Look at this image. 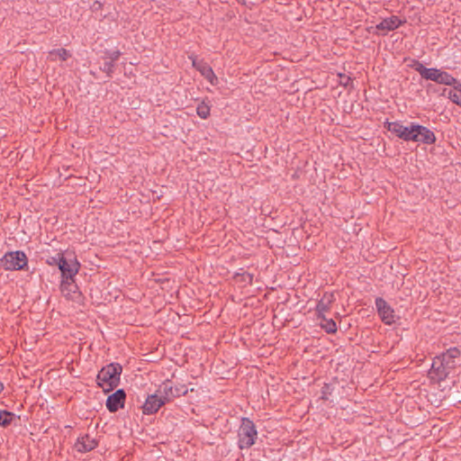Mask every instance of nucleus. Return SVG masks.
Returning a JSON list of instances; mask_svg holds the SVG:
<instances>
[{
	"label": "nucleus",
	"mask_w": 461,
	"mask_h": 461,
	"mask_svg": "<svg viewBox=\"0 0 461 461\" xmlns=\"http://www.w3.org/2000/svg\"><path fill=\"white\" fill-rule=\"evenodd\" d=\"M240 448H249L254 445L258 437V432L254 423L248 418L241 420V424L238 431Z\"/></svg>",
	"instance_id": "20e7f679"
},
{
	"label": "nucleus",
	"mask_w": 461,
	"mask_h": 461,
	"mask_svg": "<svg viewBox=\"0 0 461 461\" xmlns=\"http://www.w3.org/2000/svg\"><path fill=\"white\" fill-rule=\"evenodd\" d=\"M192 65L195 68L201 75L207 79L212 85L217 83V77L215 76L212 68L203 60H197L195 58L190 57Z\"/></svg>",
	"instance_id": "9b49d317"
},
{
	"label": "nucleus",
	"mask_w": 461,
	"mask_h": 461,
	"mask_svg": "<svg viewBox=\"0 0 461 461\" xmlns=\"http://www.w3.org/2000/svg\"><path fill=\"white\" fill-rule=\"evenodd\" d=\"M14 414L6 411H0V425L7 426L14 419Z\"/></svg>",
	"instance_id": "412c9836"
},
{
	"label": "nucleus",
	"mask_w": 461,
	"mask_h": 461,
	"mask_svg": "<svg viewBox=\"0 0 461 461\" xmlns=\"http://www.w3.org/2000/svg\"><path fill=\"white\" fill-rule=\"evenodd\" d=\"M97 443L95 438L89 437L88 435L78 438L77 441L75 444V448L79 452H86L94 449L96 447Z\"/></svg>",
	"instance_id": "2eb2a0df"
},
{
	"label": "nucleus",
	"mask_w": 461,
	"mask_h": 461,
	"mask_svg": "<svg viewBox=\"0 0 461 461\" xmlns=\"http://www.w3.org/2000/svg\"><path fill=\"white\" fill-rule=\"evenodd\" d=\"M160 405H142V411L144 414H152L158 411Z\"/></svg>",
	"instance_id": "5701e85b"
},
{
	"label": "nucleus",
	"mask_w": 461,
	"mask_h": 461,
	"mask_svg": "<svg viewBox=\"0 0 461 461\" xmlns=\"http://www.w3.org/2000/svg\"><path fill=\"white\" fill-rule=\"evenodd\" d=\"M119 56H120L119 51H113L110 56L111 61H114V60L118 59Z\"/></svg>",
	"instance_id": "a878e982"
},
{
	"label": "nucleus",
	"mask_w": 461,
	"mask_h": 461,
	"mask_svg": "<svg viewBox=\"0 0 461 461\" xmlns=\"http://www.w3.org/2000/svg\"><path fill=\"white\" fill-rule=\"evenodd\" d=\"M413 68L420 75L422 78L436 83L441 72V69L436 68H428L425 66H423V64L418 61L415 62V64L413 65Z\"/></svg>",
	"instance_id": "f8f14e48"
},
{
	"label": "nucleus",
	"mask_w": 461,
	"mask_h": 461,
	"mask_svg": "<svg viewBox=\"0 0 461 461\" xmlns=\"http://www.w3.org/2000/svg\"><path fill=\"white\" fill-rule=\"evenodd\" d=\"M413 124L414 122L410 123V125L405 126L400 122H386L385 127L388 131L392 132L398 138L405 140L411 141L413 139Z\"/></svg>",
	"instance_id": "0eeeda50"
},
{
	"label": "nucleus",
	"mask_w": 461,
	"mask_h": 461,
	"mask_svg": "<svg viewBox=\"0 0 461 461\" xmlns=\"http://www.w3.org/2000/svg\"><path fill=\"white\" fill-rule=\"evenodd\" d=\"M196 113L200 118L206 119L210 115V106L203 102L198 104Z\"/></svg>",
	"instance_id": "4be33fe9"
},
{
	"label": "nucleus",
	"mask_w": 461,
	"mask_h": 461,
	"mask_svg": "<svg viewBox=\"0 0 461 461\" xmlns=\"http://www.w3.org/2000/svg\"><path fill=\"white\" fill-rule=\"evenodd\" d=\"M4 389V384L0 382V393L3 391Z\"/></svg>",
	"instance_id": "c85d7f7f"
},
{
	"label": "nucleus",
	"mask_w": 461,
	"mask_h": 461,
	"mask_svg": "<svg viewBox=\"0 0 461 461\" xmlns=\"http://www.w3.org/2000/svg\"><path fill=\"white\" fill-rule=\"evenodd\" d=\"M186 393L185 385L173 386L171 382L167 381L160 385L156 393L148 396L144 403H166Z\"/></svg>",
	"instance_id": "7ed1b4c3"
},
{
	"label": "nucleus",
	"mask_w": 461,
	"mask_h": 461,
	"mask_svg": "<svg viewBox=\"0 0 461 461\" xmlns=\"http://www.w3.org/2000/svg\"><path fill=\"white\" fill-rule=\"evenodd\" d=\"M126 398V393L123 389H118L116 392L109 394L106 398L105 403H123Z\"/></svg>",
	"instance_id": "a211bd4d"
},
{
	"label": "nucleus",
	"mask_w": 461,
	"mask_h": 461,
	"mask_svg": "<svg viewBox=\"0 0 461 461\" xmlns=\"http://www.w3.org/2000/svg\"><path fill=\"white\" fill-rule=\"evenodd\" d=\"M70 57L69 52L65 49L53 50L49 52L48 59L51 61L60 59L62 61L67 60Z\"/></svg>",
	"instance_id": "f3484780"
},
{
	"label": "nucleus",
	"mask_w": 461,
	"mask_h": 461,
	"mask_svg": "<svg viewBox=\"0 0 461 461\" xmlns=\"http://www.w3.org/2000/svg\"><path fill=\"white\" fill-rule=\"evenodd\" d=\"M113 68V61L105 62L104 64V70L111 71Z\"/></svg>",
	"instance_id": "bb28decb"
},
{
	"label": "nucleus",
	"mask_w": 461,
	"mask_h": 461,
	"mask_svg": "<svg viewBox=\"0 0 461 461\" xmlns=\"http://www.w3.org/2000/svg\"><path fill=\"white\" fill-rule=\"evenodd\" d=\"M28 258L23 251L16 250L7 252L1 258V266L5 270H23L27 267Z\"/></svg>",
	"instance_id": "39448f33"
},
{
	"label": "nucleus",
	"mask_w": 461,
	"mask_h": 461,
	"mask_svg": "<svg viewBox=\"0 0 461 461\" xmlns=\"http://www.w3.org/2000/svg\"><path fill=\"white\" fill-rule=\"evenodd\" d=\"M122 372V367L118 363H111L99 371L96 381L104 393H109L119 385Z\"/></svg>",
	"instance_id": "f03ea898"
},
{
	"label": "nucleus",
	"mask_w": 461,
	"mask_h": 461,
	"mask_svg": "<svg viewBox=\"0 0 461 461\" xmlns=\"http://www.w3.org/2000/svg\"><path fill=\"white\" fill-rule=\"evenodd\" d=\"M334 294L330 293H325L321 299L318 302V304L316 306V312L318 314V317H321L324 315L325 312H327L334 302Z\"/></svg>",
	"instance_id": "4468645a"
},
{
	"label": "nucleus",
	"mask_w": 461,
	"mask_h": 461,
	"mask_svg": "<svg viewBox=\"0 0 461 461\" xmlns=\"http://www.w3.org/2000/svg\"><path fill=\"white\" fill-rule=\"evenodd\" d=\"M457 80L449 73L441 70L438 79L437 81L438 84L446 85L453 86L456 85Z\"/></svg>",
	"instance_id": "aec40b11"
},
{
	"label": "nucleus",
	"mask_w": 461,
	"mask_h": 461,
	"mask_svg": "<svg viewBox=\"0 0 461 461\" xmlns=\"http://www.w3.org/2000/svg\"><path fill=\"white\" fill-rule=\"evenodd\" d=\"M110 412H116L120 408L124 405H106Z\"/></svg>",
	"instance_id": "393cba45"
},
{
	"label": "nucleus",
	"mask_w": 461,
	"mask_h": 461,
	"mask_svg": "<svg viewBox=\"0 0 461 461\" xmlns=\"http://www.w3.org/2000/svg\"><path fill=\"white\" fill-rule=\"evenodd\" d=\"M375 306L380 318L385 324L391 325L395 322L393 309L383 298H376Z\"/></svg>",
	"instance_id": "1a4fd4ad"
},
{
	"label": "nucleus",
	"mask_w": 461,
	"mask_h": 461,
	"mask_svg": "<svg viewBox=\"0 0 461 461\" xmlns=\"http://www.w3.org/2000/svg\"><path fill=\"white\" fill-rule=\"evenodd\" d=\"M459 364V349L456 348H449L433 358L428 377L432 383H440L444 381Z\"/></svg>",
	"instance_id": "f257e3e1"
},
{
	"label": "nucleus",
	"mask_w": 461,
	"mask_h": 461,
	"mask_svg": "<svg viewBox=\"0 0 461 461\" xmlns=\"http://www.w3.org/2000/svg\"><path fill=\"white\" fill-rule=\"evenodd\" d=\"M59 253L56 257H51L47 260V263L50 266H58L59 267Z\"/></svg>",
	"instance_id": "b1692460"
},
{
	"label": "nucleus",
	"mask_w": 461,
	"mask_h": 461,
	"mask_svg": "<svg viewBox=\"0 0 461 461\" xmlns=\"http://www.w3.org/2000/svg\"><path fill=\"white\" fill-rule=\"evenodd\" d=\"M58 260L62 278H72L78 273L80 263L73 254L59 253V259Z\"/></svg>",
	"instance_id": "423d86ee"
},
{
	"label": "nucleus",
	"mask_w": 461,
	"mask_h": 461,
	"mask_svg": "<svg viewBox=\"0 0 461 461\" xmlns=\"http://www.w3.org/2000/svg\"><path fill=\"white\" fill-rule=\"evenodd\" d=\"M413 139L411 141L421 142L427 145L435 143L436 136L432 131L425 126L414 123L413 124Z\"/></svg>",
	"instance_id": "6e6552de"
},
{
	"label": "nucleus",
	"mask_w": 461,
	"mask_h": 461,
	"mask_svg": "<svg viewBox=\"0 0 461 461\" xmlns=\"http://www.w3.org/2000/svg\"><path fill=\"white\" fill-rule=\"evenodd\" d=\"M60 291L64 297L71 301H77L80 298V292L75 283L74 277L62 278Z\"/></svg>",
	"instance_id": "9d476101"
},
{
	"label": "nucleus",
	"mask_w": 461,
	"mask_h": 461,
	"mask_svg": "<svg viewBox=\"0 0 461 461\" xmlns=\"http://www.w3.org/2000/svg\"><path fill=\"white\" fill-rule=\"evenodd\" d=\"M99 7H101V3H99V2H95V3L94 4V8H99Z\"/></svg>",
	"instance_id": "cd10ccee"
},
{
	"label": "nucleus",
	"mask_w": 461,
	"mask_h": 461,
	"mask_svg": "<svg viewBox=\"0 0 461 461\" xmlns=\"http://www.w3.org/2000/svg\"><path fill=\"white\" fill-rule=\"evenodd\" d=\"M321 319L320 325L322 329L326 330L328 333H334L337 330L336 322L332 319H327L324 315L318 317Z\"/></svg>",
	"instance_id": "6ab92c4d"
},
{
	"label": "nucleus",
	"mask_w": 461,
	"mask_h": 461,
	"mask_svg": "<svg viewBox=\"0 0 461 461\" xmlns=\"http://www.w3.org/2000/svg\"><path fill=\"white\" fill-rule=\"evenodd\" d=\"M453 89H444L443 95H447L453 103L461 106V83L458 81Z\"/></svg>",
	"instance_id": "dca6fc26"
},
{
	"label": "nucleus",
	"mask_w": 461,
	"mask_h": 461,
	"mask_svg": "<svg viewBox=\"0 0 461 461\" xmlns=\"http://www.w3.org/2000/svg\"><path fill=\"white\" fill-rule=\"evenodd\" d=\"M401 24L402 21L399 19V17L396 15H392L382 20L376 25V29L387 32L397 29Z\"/></svg>",
	"instance_id": "ddd939ff"
}]
</instances>
